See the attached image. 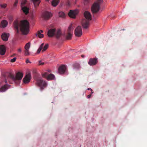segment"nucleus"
Segmentation results:
<instances>
[{
    "mask_svg": "<svg viewBox=\"0 0 147 147\" xmlns=\"http://www.w3.org/2000/svg\"><path fill=\"white\" fill-rule=\"evenodd\" d=\"M36 12V11H34V10H32L31 12L32 15L34 16V14Z\"/></svg>",
    "mask_w": 147,
    "mask_h": 147,
    "instance_id": "nucleus-36",
    "label": "nucleus"
},
{
    "mask_svg": "<svg viewBox=\"0 0 147 147\" xmlns=\"http://www.w3.org/2000/svg\"><path fill=\"white\" fill-rule=\"evenodd\" d=\"M6 52V48L3 45L0 46V54L1 55H5Z\"/></svg>",
    "mask_w": 147,
    "mask_h": 147,
    "instance_id": "nucleus-17",
    "label": "nucleus"
},
{
    "mask_svg": "<svg viewBox=\"0 0 147 147\" xmlns=\"http://www.w3.org/2000/svg\"><path fill=\"white\" fill-rule=\"evenodd\" d=\"M22 9L25 14L27 15L28 13L29 10V8L24 6L22 7Z\"/></svg>",
    "mask_w": 147,
    "mask_h": 147,
    "instance_id": "nucleus-22",
    "label": "nucleus"
},
{
    "mask_svg": "<svg viewBox=\"0 0 147 147\" xmlns=\"http://www.w3.org/2000/svg\"><path fill=\"white\" fill-rule=\"evenodd\" d=\"M59 0H53L51 2L52 5L54 6H56L59 3Z\"/></svg>",
    "mask_w": 147,
    "mask_h": 147,
    "instance_id": "nucleus-24",
    "label": "nucleus"
},
{
    "mask_svg": "<svg viewBox=\"0 0 147 147\" xmlns=\"http://www.w3.org/2000/svg\"><path fill=\"white\" fill-rule=\"evenodd\" d=\"M85 18L83 19L82 22V25L83 28L87 29L89 25L90 21L92 20V15L90 12L86 11L84 13Z\"/></svg>",
    "mask_w": 147,
    "mask_h": 147,
    "instance_id": "nucleus-1",
    "label": "nucleus"
},
{
    "mask_svg": "<svg viewBox=\"0 0 147 147\" xmlns=\"http://www.w3.org/2000/svg\"><path fill=\"white\" fill-rule=\"evenodd\" d=\"M48 71H49V72H50V70H48Z\"/></svg>",
    "mask_w": 147,
    "mask_h": 147,
    "instance_id": "nucleus-47",
    "label": "nucleus"
},
{
    "mask_svg": "<svg viewBox=\"0 0 147 147\" xmlns=\"http://www.w3.org/2000/svg\"><path fill=\"white\" fill-rule=\"evenodd\" d=\"M82 34V31L80 26H78L75 29L74 34L75 36L78 37H81Z\"/></svg>",
    "mask_w": 147,
    "mask_h": 147,
    "instance_id": "nucleus-6",
    "label": "nucleus"
},
{
    "mask_svg": "<svg viewBox=\"0 0 147 147\" xmlns=\"http://www.w3.org/2000/svg\"><path fill=\"white\" fill-rule=\"evenodd\" d=\"M47 72L43 74H42V76L45 78L47 79Z\"/></svg>",
    "mask_w": 147,
    "mask_h": 147,
    "instance_id": "nucleus-32",
    "label": "nucleus"
},
{
    "mask_svg": "<svg viewBox=\"0 0 147 147\" xmlns=\"http://www.w3.org/2000/svg\"><path fill=\"white\" fill-rule=\"evenodd\" d=\"M79 12L78 9H76L74 10H70L68 13V16L71 18L75 19L76 16L77 15Z\"/></svg>",
    "mask_w": 147,
    "mask_h": 147,
    "instance_id": "nucleus-4",
    "label": "nucleus"
},
{
    "mask_svg": "<svg viewBox=\"0 0 147 147\" xmlns=\"http://www.w3.org/2000/svg\"><path fill=\"white\" fill-rule=\"evenodd\" d=\"M52 16L53 15L51 13L47 11L43 12L42 15V17L46 20H49Z\"/></svg>",
    "mask_w": 147,
    "mask_h": 147,
    "instance_id": "nucleus-10",
    "label": "nucleus"
},
{
    "mask_svg": "<svg viewBox=\"0 0 147 147\" xmlns=\"http://www.w3.org/2000/svg\"><path fill=\"white\" fill-rule=\"evenodd\" d=\"M56 29L55 28L52 29L48 30L47 32V35L49 37H53L55 34V32Z\"/></svg>",
    "mask_w": 147,
    "mask_h": 147,
    "instance_id": "nucleus-14",
    "label": "nucleus"
},
{
    "mask_svg": "<svg viewBox=\"0 0 147 147\" xmlns=\"http://www.w3.org/2000/svg\"><path fill=\"white\" fill-rule=\"evenodd\" d=\"M23 76V73L20 72L17 73L15 76L12 74H9L7 76V79H5V83H7V80L9 82H10L11 80H12L13 81L21 80Z\"/></svg>",
    "mask_w": 147,
    "mask_h": 147,
    "instance_id": "nucleus-3",
    "label": "nucleus"
},
{
    "mask_svg": "<svg viewBox=\"0 0 147 147\" xmlns=\"http://www.w3.org/2000/svg\"><path fill=\"white\" fill-rule=\"evenodd\" d=\"M115 16H111V18H112V19H114Z\"/></svg>",
    "mask_w": 147,
    "mask_h": 147,
    "instance_id": "nucleus-41",
    "label": "nucleus"
},
{
    "mask_svg": "<svg viewBox=\"0 0 147 147\" xmlns=\"http://www.w3.org/2000/svg\"><path fill=\"white\" fill-rule=\"evenodd\" d=\"M82 57H83V55H82Z\"/></svg>",
    "mask_w": 147,
    "mask_h": 147,
    "instance_id": "nucleus-48",
    "label": "nucleus"
},
{
    "mask_svg": "<svg viewBox=\"0 0 147 147\" xmlns=\"http://www.w3.org/2000/svg\"><path fill=\"white\" fill-rule=\"evenodd\" d=\"M36 84L38 86L40 87L41 89H43L42 87H45L47 85L46 82L41 79L38 80Z\"/></svg>",
    "mask_w": 147,
    "mask_h": 147,
    "instance_id": "nucleus-9",
    "label": "nucleus"
},
{
    "mask_svg": "<svg viewBox=\"0 0 147 147\" xmlns=\"http://www.w3.org/2000/svg\"><path fill=\"white\" fill-rule=\"evenodd\" d=\"M50 0H45L49 2V1Z\"/></svg>",
    "mask_w": 147,
    "mask_h": 147,
    "instance_id": "nucleus-44",
    "label": "nucleus"
},
{
    "mask_svg": "<svg viewBox=\"0 0 147 147\" xmlns=\"http://www.w3.org/2000/svg\"><path fill=\"white\" fill-rule=\"evenodd\" d=\"M10 87V85L8 84L4 85L0 88V91L2 92H5Z\"/></svg>",
    "mask_w": 147,
    "mask_h": 147,
    "instance_id": "nucleus-15",
    "label": "nucleus"
},
{
    "mask_svg": "<svg viewBox=\"0 0 147 147\" xmlns=\"http://www.w3.org/2000/svg\"><path fill=\"white\" fill-rule=\"evenodd\" d=\"M8 19L9 20V22L11 23L13 20V18L11 16H9L8 17Z\"/></svg>",
    "mask_w": 147,
    "mask_h": 147,
    "instance_id": "nucleus-30",
    "label": "nucleus"
},
{
    "mask_svg": "<svg viewBox=\"0 0 147 147\" xmlns=\"http://www.w3.org/2000/svg\"><path fill=\"white\" fill-rule=\"evenodd\" d=\"M13 26L15 29H18L19 26V22L17 20H15L13 24Z\"/></svg>",
    "mask_w": 147,
    "mask_h": 147,
    "instance_id": "nucleus-23",
    "label": "nucleus"
},
{
    "mask_svg": "<svg viewBox=\"0 0 147 147\" xmlns=\"http://www.w3.org/2000/svg\"><path fill=\"white\" fill-rule=\"evenodd\" d=\"M32 1L34 7L36 8L38 6L40 3L41 1L40 0H31Z\"/></svg>",
    "mask_w": 147,
    "mask_h": 147,
    "instance_id": "nucleus-19",
    "label": "nucleus"
},
{
    "mask_svg": "<svg viewBox=\"0 0 147 147\" xmlns=\"http://www.w3.org/2000/svg\"><path fill=\"white\" fill-rule=\"evenodd\" d=\"M8 24L7 21L5 20H2L1 22V27L4 28L6 27Z\"/></svg>",
    "mask_w": 147,
    "mask_h": 147,
    "instance_id": "nucleus-20",
    "label": "nucleus"
},
{
    "mask_svg": "<svg viewBox=\"0 0 147 147\" xmlns=\"http://www.w3.org/2000/svg\"><path fill=\"white\" fill-rule=\"evenodd\" d=\"M44 43H42L40 46L39 48L38 49L37 53L39 54L40 51L42 50V52H44L46 51L49 47V45L48 44H46L43 47Z\"/></svg>",
    "mask_w": 147,
    "mask_h": 147,
    "instance_id": "nucleus-8",
    "label": "nucleus"
},
{
    "mask_svg": "<svg viewBox=\"0 0 147 147\" xmlns=\"http://www.w3.org/2000/svg\"><path fill=\"white\" fill-rule=\"evenodd\" d=\"M31 79V75L30 74H27L23 79V82L25 84H27L30 81Z\"/></svg>",
    "mask_w": 147,
    "mask_h": 147,
    "instance_id": "nucleus-13",
    "label": "nucleus"
},
{
    "mask_svg": "<svg viewBox=\"0 0 147 147\" xmlns=\"http://www.w3.org/2000/svg\"><path fill=\"white\" fill-rule=\"evenodd\" d=\"M100 9V5L98 3H95L91 7V11L93 13H96L99 11Z\"/></svg>",
    "mask_w": 147,
    "mask_h": 147,
    "instance_id": "nucleus-5",
    "label": "nucleus"
},
{
    "mask_svg": "<svg viewBox=\"0 0 147 147\" xmlns=\"http://www.w3.org/2000/svg\"><path fill=\"white\" fill-rule=\"evenodd\" d=\"M26 63H31V62H30L29 60L28 59H27L26 60Z\"/></svg>",
    "mask_w": 147,
    "mask_h": 147,
    "instance_id": "nucleus-38",
    "label": "nucleus"
},
{
    "mask_svg": "<svg viewBox=\"0 0 147 147\" xmlns=\"http://www.w3.org/2000/svg\"><path fill=\"white\" fill-rule=\"evenodd\" d=\"M55 78V77L54 75L52 74H50L47 75V80H53Z\"/></svg>",
    "mask_w": 147,
    "mask_h": 147,
    "instance_id": "nucleus-25",
    "label": "nucleus"
},
{
    "mask_svg": "<svg viewBox=\"0 0 147 147\" xmlns=\"http://www.w3.org/2000/svg\"><path fill=\"white\" fill-rule=\"evenodd\" d=\"M112 1H114L115 0H111Z\"/></svg>",
    "mask_w": 147,
    "mask_h": 147,
    "instance_id": "nucleus-46",
    "label": "nucleus"
},
{
    "mask_svg": "<svg viewBox=\"0 0 147 147\" xmlns=\"http://www.w3.org/2000/svg\"><path fill=\"white\" fill-rule=\"evenodd\" d=\"M16 58L14 57L13 59H11V62H12V63L16 61Z\"/></svg>",
    "mask_w": 147,
    "mask_h": 147,
    "instance_id": "nucleus-35",
    "label": "nucleus"
},
{
    "mask_svg": "<svg viewBox=\"0 0 147 147\" xmlns=\"http://www.w3.org/2000/svg\"><path fill=\"white\" fill-rule=\"evenodd\" d=\"M18 51L19 52L21 53L22 52L21 48H20L19 49H18Z\"/></svg>",
    "mask_w": 147,
    "mask_h": 147,
    "instance_id": "nucleus-37",
    "label": "nucleus"
},
{
    "mask_svg": "<svg viewBox=\"0 0 147 147\" xmlns=\"http://www.w3.org/2000/svg\"><path fill=\"white\" fill-rule=\"evenodd\" d=\"M19 27L20 30L23 34L26 35L29 33L30 24L27 20L21 21L20 23Z\"/></svg>",
    "mask_w": 147,
    "mask_h": 147,
    "instance_id": "nucleus-2",
    "label": "nucleus"
},
{
    "mask_svg": "<svg viewBox=\"0 0 147 147\" xmlns=\"http://www.w3.org/2000/svg\"><path fill=\"white\" fill-rule=\"evenodd\" d=\"M82 57H83V55H82Z\"/></svg>",
    "mask_w": 147,
    "mask_h": 147,
    "instance_id": "nucleus-49",
    "label": "nucleus"
},
{
    "mask_svg": "<svg viewBox=\"0 0 147 147\" xmlns=\"http://www.w3.org/2000/svg\"><path fill=\"white\" fill-rule=\"evenodd\" d=\"M66 69V66L64 65H62L60 66L58 68L59 73L60 74H63L65 72Z\"/></svg>",
    "mask_w": 147,
    "mask_h": 147,
    "instance_id": "nucleus-12",
    "label": "nucleus"
},
{
    "mask_svg": "<svg viewBox=\"0 0 147 147\" xmlns=\"http://www.w3.org/2000/svg\"><path fill=\"white\" fill-rule=\"evenodd\" d=\"M43 32V31L42 30H40L38 31L36 33V36L39 38H42L43 37L44 35L42 33Z\"/></svg>",
    "mask_w": 147,
    "mask_h": 147,
    "instance_id": "nucleus-18",
    "label": "nucleus"
},
{
    "mask_svg": "<svg viewBox=\"0 0 147 147\" xmlns=\"http://www.w3.org/2000/svg\"><path fill=\"white\" fill-rule=\"evenodd\" d=\"M72 25H70L68 27L67 30V34L66 35L65 39L66 40H70L72 38V32L73 30L72 29Z\"/></svg>",
    "mask_w": 147,
    "mask_h": 147,
    "instance_id": "nucleus-7",
    "label": "nucleus"
},
{
    "mask_svg": "<svg viewBox=\"0 0 147 147\" xmlns=\"http://www.w3.org/2000/svg\"><path fill=\"white\" fill-rule=\"evenodd\" d=\"M17 30V32L18 33L19 32L18 28V29H16Z\"/></svg>",
    "mask_w": 147,
    "mask_h": 147,
    "instance_id": "nucleus-42",
    "label": "nucleus"
},
{
    "mask_svg": "<svg viewBox=\"0 0 147 147\" xmlns=\"http://www.w3.org/2000/svg\"><path fill=\"white\" fill-rule=\"evenodd\" d=\"M92 94H91V93L90 94L88 95L87 96V97L88 98H90L91 96H92Z\"/></svg>",
    "mask_w": 147,
    "mask_h": 147,
    "instance_id": "nucleus-40",
    "label": "nucleus"
},
{
    "mask_svg": "<svg viewBox=\"0 0 147 147\" xmlns=\"http://www.w3.org/2000/svg\"><path fill=\"white\" fill-rule=\"evenodd\" d=\"M18 3V0H15V2L13 4V6L15 7L16 6Z\"/></svg>",
    "mask_w": 147,
    "mask_h": 147,
    "instance_id": "nucleus-34",
    "label": "nucleus"
},
{
    "mask_svg": "<svg viewBox=\"0 0 147 147\" xmlns=\"http://www.w3.org/2000/svg\"><path fill=\"white\" fill-rule=\"evenodd\" d=\"M45 63L44 62H42L41 61H39V64H38V65H43Z\"/></svg>",
    "mask_w": 147,
    "mask_h": 147,
    "instance_id": "nucleus-33",
    "label": "nucleus"
},
{
    "mask_svg": "<svg viewBox=\"0 0 147 147\" xmlns=\"http://www.w3.org/2000/svg\"><path fill=\"white\" fill-rule=\"evenodd\" d=\"M55 36L57 38H59L62 35L61 31L60 29H58L55 34Z\"/></svg>",
    "mask_w": 147,
    "mask_h": 147,
    "instance_id": "nucleus-21",
    "label": "nucleus"
},
{
    "mask_svg": "<svg viewBox=\"0 0 147 147\" xmlns=\"http://www.w3.org/2000/svg\"><path fill=\"white\" fill-rule=\"evenodd\" d=\"M16 55L15 54H13V55Z\"/></svg>",
    "mask_w": 147,
    "mask_h": 147,
    "instance_id": "nucleus-45",
    "label": "nucleus"
},
{
    "mask_svg": "<svg viewBox=\"0 0 147 147\" xmlns=\"http://www.w3.org/2000/svg\"><path fill=\"white\" fill-rule=\"evenodd\" d=\"M24 55L25 56H28L30 55V53L29 51V49H25L24 51Z\"/></svg>",
    "mask_w": 147,
    "mask_h": 147,
    "instance_id": "nucleus-27",
    "label": "nucleus"
},
{
    "mask_svg": "<svg viewBox=\"0 0 147 147\" xmlns=\"http://www.w3.org/2000/svg\"><path fill=\"white\" fill-rule=\"evenodd\" d=\"M9 35V34L8 33L7 34L5 33H3L1 35V38L3 41H6L8 40Z\"/></svg>",
    "mask_w": 147,
    "mask_h": 147,
    "instance_id": "nucleus-16",
    "label": "nucleus"
},
{
    "mask_svg": "<svg viewBox=\"0 0 147 147\" xmlns=\"http://www.w3.org/2000/svg\"><path fill=\"white\" fill-rule=\"evenodd\" d=\"M7 5L6 4H0V7L1 8L5 9L7 7Z\"/></svg>",
    "mask_w": 147,
    "mask_h": 147,
    "instance_id": "nucleus-29",
    "label": "nucleus"
},
{
    "mask_svg": "<svg viewBox=\"0 0 147 147\" xmlns=\"http://www.w3.org/2000/svg\"><path fill=\"white\" fill-rule=\"evenodd\" d=\"M26 1L27 0H22L21 4V5L22 7L25 5L26 3Z\"/></svg>",
    "mask_w": 147,
    "mask_h": 147,
    "instance_id": "nucleus-31",
    "label": "nucleus"
},
{
    "mask_svg": "<svg viewBox=\"0 0 147 147\" xmlns=\"http://www.w3.org/2000/svg\"><path fill=\"white\" fill-rule=\"evenodd\" d=\"M98 59L96 58H90L88 62V64L91 66L96 65L98 63Z\"/></svg>",
    "mask_w": 147,
    "mask_h": 147,
    "instance_id": "nucleus-11",
    "label": "nucleus"
},
{
    "mask_svg": "<svg viewBox=\"0 0 147 147\" xmlns=\"http://www.w3.org/2000/svg\"><path fill=\"white\" fill-rule=\"evenodd\" d=\"M59 16L60 18H64L65 17V14L62 11L59 12Z\"/></svg>",
    "mask_w": 147,
    "mask_h": 147,
    "instance_id": "nucleus-26",
    "label": "nucleus"
},
{
    "mask_svg": "<svg viewBox=\"0 0 147 147\" xmlns=\"http://www.w3.org/2000/svg\"><path fill=\"white\" fill-rule=\"evenodd\" d=\"M88 90H90L91 91V94H92L93 93V91L92 90V89H91V88H88Z\"/></svg>",
    "mask_w": 147,
    "mask_h": 147,
    "instance_id": "nucleus-39",
    "label": "nucleus"
},
{
    "mask_svg": "<svg viewBox=\"0 0 147 147\" xmlns=\"http://www.w3.org/2000/svg\"><path fill=\"white\" fill-rule=\"evenodd\" d=\"M99 2L101 3L102 2V0H97Z\"/></svg>",
    "mask_w": 147,
    "mask_h": 147,
    "instance_id": "nucleus-43",
    "label": "nucleus"
},
{
    "mask_svg": "<svg viewBox=\"0 0 147 147\" xmlns=\"http://www.w3.org/2000/svg\"><path fill=\"white\" fill-rule=\"evenodd\" d=\"M30 46V42H28L24 46V49H29Z\"/></svg>",
    "mask_w": 147,
    "mask_h": 147,
    "instance_id": "nucleus-28",
    "label": "nucleus"
}]
</instances>
